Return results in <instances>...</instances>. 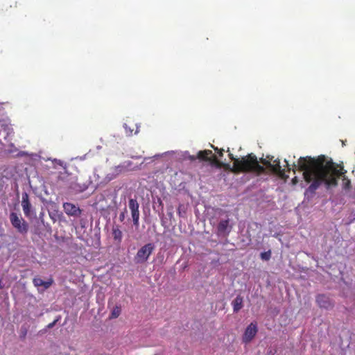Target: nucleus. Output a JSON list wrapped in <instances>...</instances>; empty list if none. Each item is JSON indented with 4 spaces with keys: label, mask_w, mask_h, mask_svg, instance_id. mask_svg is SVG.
Wrapping results in <instances>:
<instances>
[{
    "label": "nucleus",
    "mask_w": 355,
    "mask_h": 355,
    "mask_svg": "<svg viewBox=\"0 0 355 355\" xmlns=\"http://www.w3.org/2000/svg\"><path fill=\"white\" fill-rule=\"evenodd\" d=\"M293 171H303V178L307 183H311L306 189V193H315L319 187L324 183L327 188L336 187L338 179L343 178V186L345 189H349L351 186L350 180L347 178V171L340 164L334 163L331 159L327 160L324 155L318 158L309 156L300 157L297 164H293Z\"/></svg>",
    "instance_id": "1"
},
{
    "label": "nucleus",
    "mask_w": 355,
    "mask_h": 355,
    "mask_svg": "<svg viewBox=\"0 0 355 355\" xmlns=\"http://www.w3.org/2000/svg\"><path fill=\"white\" fill-rule=\"evenodd\" d=\"M232 171L235 173H252L259 175L265 173L266 168L259 164L254 154L250 153L241 157L240 160H235Z\"/></svg>",
    "instance_id": "2"
},
{
    "label": "nucleus",
    "mask_w": 355,
    "mask_h": 355,
    "mask_svg": "<svg viewBox=\"0 0 355 355\" xmlns=\"http://www.w3.org/2000/svg\"><path fill=\"white\" fill-rule=\"evenodd\" d=\"M197 158L200 161L209 162L211 166L217 168H220L223 165L211 150H200L197 153Z\"/></svg>",
    "instance_id": "3"
},
{
    "label": "nucleus",
    "mask_w": 355,
    "mask_h": 355,
    "mask_svg": "<svg viewBox=\"0 0 355 355\" xmlns=\"http://www.w3.org/2000/svg\"><path fill=\"white\" fill-rule=\"evenodd\" d=\"M10 220L12 225L17 230L18 232L26 234L28 231V223L17 214L11 212L10 214Z\"/></svg>",
    "instance_id": "4"
},
{
    "label": "nucleus",
    "mask_w": 355,
    "mask_h": 355,
    "mask_svg": "<svg viewBox=\"0 0 355 355\" xmlns=\"http://www.w3.org/2000/svg\"><path fill=\"white\" fill-rule=\"evenodd\" d=\"M155 246L153 243H148L142 246L138 251L135 257V261L136 263H144L146 262L150 255L154 250Z\"/></svg>",
    "instance_id": "5"
},
{
    "label": "nucleus",
    "mask_w": 355,
    "mask_h": 355,
    "mask_svg": "<svg viewBox=\"0 0 355 355\" xmlns=\"http://www.w3.org/2000/svg\"><path fill=\"white\" fill-rule=\"evenodd\" d=\"M258 331L257 323L251 322L245 329L242 337L243 343H249L256 336Z\"/></svg>",
    "instance_id": "6"
},
{
    "label": "nucleus",
    "mask_w": 355,
    "mask_h": 355,
    "mask_svg": "<svg viewBox=\"0 0 355 355\" xmlns=\"http://www.w3.org/2000/svg\"><path fill=\"white\" fill-rule=\"evenodd\" d=\"M62 207L64 211L69 216L77 218L82 214L83 210L75 204L71 202H64Z\"/></svg>",
    "instance_id": "7"
},
{
    "label": "nucleus",
    "mask_w": 355,
    "mask_h": 355,
    "mask_svg": "<svg viewBox=\"0 0 355 355\" xmlns=\"http://www.w3.org/2000/svg\"><path fill=\"white\" fill-rule=\"evenodd\" d=\"M128 207L131 211L133 224L135 226H138L139 220V205L137 200L136 199L130 198L128 201Z\"/></svg>",
    "instance_id": "8"
},
{
    "label": "nucleus",
    "mask_w": 355,
    "mask_h": 355,
    "mask_svg": "<svg viewBox=\"0 0 355 355\" xmlns=\"http://www.w3.org/2000/svg\"><path fill=\"white\" fill-rule=\"evenodd\" d=\"M21 207L24 215L28 218L31 217L33 214V212L32 211V205L29 201L28 194L26 192L22 193Z\"/></svg>",
    "instance_id": "9"
},
{
    "label": "nucleus",
    "mask_w": 355,
    "mask_h": 355,
    "mask_svg": "<svg viewBox=\"0 0 355 355\" xmlns=\"http://www.w3.org/2000/svg\"><path fill=\"white\" fill-rule=\"evenodd\" d=\"M316 302L318 305L322 309H329L334 306V304L329 297L324 294H320L317 295Z\"/></svg>",
    "instance_id": "10"
},
{
    "label": "nucleus",
    "mask_w": 355,
    "mask_h": 355,
    "mask_svg": "<svg viewBox=\"0 0 355 355\" xmlns=\"http://www.w3.org/2000/svg\"><path fill=\"white\" fill-rule=\"evenodd\" d=\"M230 220H221L217 226V233L218 235L227 236L231 231L232 227L230 226Z\"/></svg>",
    "instance_id": "11"
},
{
    "label": "nucleus",
    "mask_w": 355,
    "mask_h": 355,
    "mask_svg": "<svg viewBox=\"0 0 355 355\" xmlns=\"http://www.w3.org/2000/svg\"><path fill=\"white\" fill-rule=\"evenodd\" d=\"M33 283L35 286H43L45 289L49 288L53 284V279H50L49 281H44L39 277H35L33 279Z\"/></svg>",
    "instance_id": "12"
},
{
    "label": "nucleus",
    "mask_w": 355,
    "mask_h": 355,
    "mask_svg": "<svg viewBox=\"0 0 355 355\" xmlns=\"http://www.w3.org/2000/svg\"><path fill=\"white\" fill-rule=\"evenodd\" d=\"M112 234L113 239L118 243H120L122 241L123 233L119 228V225H114L112 229Z\"/></svg>",
    "instance_id": "13"
},
{
    "label": "nucleus",
    "mask_w": 355,
    "mask_h": 355,
    "mask_svg": "<svg viewBox=\"0 0 355 355\" xmlns=\"http://www.w3.org/2000/svg\"><path fill=\"white\" fill-rule=\"evenodd\" d=\"M243 299L241 295H237L232 301V305L234 313L239 312L243 307Z\"/></svg>",
    "instance_id": "14"
},
{
    "label": "nucleus",
    "mask_w": 355,
    "mask_h": 355,
    "mask_svg": "<svg viewBox=\"0 0 355 355\" xmlns=\"http://www.w3.org/2000/svg\"><path fill=\"white\" fill-rule=\"evenodd\" d=\"M273 173L280 175L283 176L284 174V170L282 169V167L280 166V162L279 160L275 159L273 162V164L270 162V166L268 167Z\"/></svg>",
    "instance_id": "15"
},
{
    "label": "nucleus",
    "mask_w": 355,
    "mask_h": 355,
    "mask_svg": "<svg viewBox=\"0 0 355 355\" xmlns=\"http://www.w3.org/2000/svg\"><path fill=\"white\" fill-rule=\"evenodd\" d=\"M130 123V122H126L123 124V128L127 136H131L134 131V125Z\"/></svg>",
    "instance_id": "16"
},
{
    "label": "nucleus",
    "mask_w": 355,
    "mask_h": 355,
    "mask_svg": "<svg viewBox=\"0 0 355 355\" xmlns=\"http://www.w3.org/2000/svg\"><path fill=\"white\" fill-rule=\"evenodd\" d=\"M121 313V308L119 306H115L111 313L112 318H116L119 316Z\"/></svg>",
    "instance_id": "17"
},
{
    "label": "nucleus",
    "mask_w": 355,
    "mask_h": 355,
    "mask_svg": "<svg viewBox=\"0 0 355 355\" xmlns=\"http://www.w3.org/2000/svg\"><path fill=\"white\" fill-rule=\"evenodd\" d=\"M260 257L261 259L268 261L271 257V251L268 250L267 252H261Z\"/></svg>",
    "instance_id": "18"
},
{
    "label": "nucleus",
    "mask_w": 355,
    "mask_h": 355,
    "mask_svg": "<svg viewBox=\"0 0 355 355\" xmlns=\"http://www.w3.org/2000/svg\"><path fill=\"white\" fill-rule=\"evenodd\" d=\"M211 147L218 154L219 157H222L223 155V149H219L214 145H211Z\"/></svg>",
    "instance_id": "19"
},
{
    "label": "nucleus",
    "mask_w": 355,
    "mask_h": 355,
    "mask_svg": "<svg viewBox=\"0 0 355 355\" xmlns=\"http://www.w3.org/2000/svg\"><path fill=\"white\" fill-rule=\"evenodd\" d=\"M260 162L261 164H263V165H265L268 168L269 166H270V160H268V159H264V158H261L260 159Z\"/></svg>",
    "instance_id": "20"
},
{
    "label": "nucleus",
    "mask_w": 355,
    "mask_h": 355,
    "mask_svg": "<svg viewBox=\"0 0 355 355\" xmlns=\"http://www.w3.org/2000/svg\"><path fill=\"white\" fill-rule=\"evenodd\" d=\"M125 212H126V209H124V211L121 212L119 215V220L121 222H123L124 220H125Z\"/></svg>",
    "instance_id": "21"
},
{
    "label": "nucleus",
    "mask_w": 355,
    "mask_h": 355,
    "mask_svg": "<svg viewBox=\"0 0 355 355\" xmlns=\"http://www.w3.org/2000/svg\"><path fill=\"white\" fill-rule=\"evenodd\" d=\"M59 320L58 318L54 320L52 322L49 323L48 325H47V328L48 329H51L53 328L55 324L58 322V321Z\"/></svg>",
    "instance_id": "22"
},
{
    "label": "nucleus",
    "mask_w": 355,
    "mask_h": 355,
    "mask_svg": "<svg viewBox=\"0 0 355 355\" xmlns=\"http://www.w3.org/2000/svg\"><path fill=\"white\" fill-rule=\"evenodd\" d=\"M229 157L235 163V160H240V159L236 158L232 153H229Z\"/></svg>",
    "instance_id": "23"
},
{
    "label": "nucleus",
    "mask_w": 355,
    "mask_h": 355,
    "mask_svg": "<svg viewBox=\"0 0 355 355\" xmlns=\"http://www.w3.org/2000/svg\"><path fill=\"white\" fill-rule=\"evenodd\" d=\"M189 159H190L191 161H194V160H196V159H198V158H197V155H196V156H195V155H191V156H189Z\"/></svg>",
    "instance_id": "24"
},
{
    "label": "nucleus",
    "mask_w": 355,
    "mask_h": 355,
    "mask_svg": "<svg viewBox=\"0 0 355 355\" xmlns=\"http://www.w3.org/2000/svg\"><path fill=\"white\" fill-rule=\"evenodd\" d=\"M292 182L293 184H295L297 182V178L295 177L294 178H293Z\"/></svg>",
    "instance_id": "25"
},
{
    "label": "nucleus",
    "mask_w": 355,
    "mask_h": 355,
    "mask_svg": "<svg viewBox=\"0 0 355 355\" xmlns=\"http://www.w3.org/2000/svg\"><path fill=\"white\" fill-rule=\"evenodd\" d=\"M80 225L82 227H85V223L83 222V220H80Z\"/></svg>",
    "instance_id": "26"
},
{
    "label": "nucleus",
    "mask_w": 355,
    "mask_h": 355,
    "mask_svg": "<svg viewBox=\"0 0 355 355\" xmlns=\"http://www.w3.org/2000/svg\"><path fill=\"white\" fill-rule=\"evenodd\" d=\"M285 162H286V166L288 167L289 164H288V162L286 160H285Z\"/></svg>",
    "instance_id": "27"
}]
</instances>
